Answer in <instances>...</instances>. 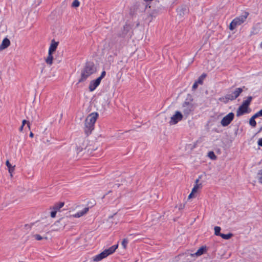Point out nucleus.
<instances>
[{
    "label": "nucleus",
    "instance_id": "1",
    "mask_svg": "<svg viewBox=\"0 0 262 262\" xmlns=\"http://www.w3.org/2000/svg\"><path fill=\"white\" fill-rule=\"evenodd\" d=\"M97 112H93L89 114L85 120L84 130L85 134L89 136L94 129L95 123L98 117Z\"/></svg>",
    "mask_w": 262,
    "mask_h": 262
},
{
    "label": "nucleus",
    "instance_id": "2",
    "mask_svg": "<svg viewBox=\"0 0 262 262\" xmlns=\"http://www.w3.org/2000/svg\"><path fill=\"white\" fill-rule=\"evenodd\" d=\"M252 100L251 96H248L246 100H244L236 111V116H241L245 114L249 113L251 111L249 105Z\"/></svg>",
    "mask_w": 262,
    "mask_h": 262
},
{
    "label": "nucleus",
    "instance_id": "3",
    "mask_svg": "<svg viewBox=\"0 0 262 262\" xmlns=\"http://www.w3.org/2000/svg\"><path fill=\"white\" fill-rule=\"evenodd\" d=\"M96 72V68L94 64L89 63L86 64L84 69L81 72V78L79 80V82H81L85 80L90 75Z\"/></svg>",
    "mask_w": 262,
    "mask_h": 262
},
{
    "label": "nucleus",
    "instance_id": "4",
    "mask_svg": "<svg viewBox=\"0 0 262 262\" xmlns=\"http://www.w3.org/2000/svg\"><path fill=\"white\" fill-rule=\"evenodd\" d=\"M118 245H115L110 247L108 249L104 250L100 254L94 256L93 257V261L98 262L101 260L103 258L106 257L107 256L113 253L118 248Z\"/></svg>",
    "mask_w": 262,
    "mask_h": 262
},
{
    "label": "nucleus",
    "instance_id": "5",
    "mask_svg": "<svg viewBox=\"0 0 262 262\" xmlns=\"http://www.w3.org/2000/svg\"><path fill=\"white\" fill-rule=\"evenodd\" d=\"M248 15L249 13L245 12L243 15L235 18L230 24V30H233L237 26H238L244 23L246 21Z\"/></svg>",
    "mask_w": 262,
    "mask_h": 262
},
{
    "label": "nucleus",
    "instance_id": "6",
    "mask_svg": "<svg viewBox=\"0 0 262 262\" xmlns=\"http://www.w3.org/2000/svg\"><path fill=\"white\" fill-rule=\"evenodd\" d=\"M182 119L183 115L182 113L179 111H176L175 114L171 117L169 123L171 125H174L176 124L178 122L182 120Z\"/></svg>",
    "mask_w": 262,
    "mask_h": 262
},
{
    "label": "nucleus",
    "instance_id": "7",
    "mask_svg": "<svg viewBox=\"0 0 262 262\" xmlns=\"http://www.w3.org/2000/svg\"><path fill=\"white\" fill-rule=\"evenodd\" d=\"M234 117V114L233 113H230L225 116L222 119L221 124L223 126H227L228 125L231 121L233 120Z\"/></svg>",
    "mask_w": 262,
    "mask_h": 262
},
{
    "label": "nucleus",
    "instance_id": "8",
    "mask_svg": "<svg viewBox=\"0 0 262 262\" xmlns=\"http://www.w3.org/2000/svg\"><path fill=\"white\" fill-rule=\"evenodd\" d=\"M194 105L192 103L185 102L183 104L182 111L185 115H189L194 110Z\"/></svg>",
    "mask_w": 262,
    "mask_h": 262
},
{
    "label": "nucleus",
    "instance_id": "9",
    "mask_svg": "<svg viewBox=\"0 0 262 262\" xmlns=\"http://www.w3.org/2000/svg\"><path fill=\"white\" fill-rule=\"evenodd\" d=\"M242 88H236L231 94L227 95V98L231 100H235L243 92Z\"/></svg>",
    "mask_w": 262,
    "mask_h": 262
},
{
    "label": "nucleus",
    "instance_id": "10",
    "mask_svg": "<svg viewBox=\"0 0 262 262\" xmlns=\"http://www.w3.org/2000/svg\"><path fill=\"white\" fill-rule=\"evenodd\" d=\"M101 81L100 78H97L96 80H92L89 85V90L91 92L94 91L96 88L100 84Z\"/></svg>",
    "mask_w": 262,
    "mask_h": 262
},
{
    "label": "nucleus",
    "instance_id": "11",
    "mask_svg": "<svg viewBox=\"0 0 262 262\" xmlns=\"http://www.w3.org/2000/svg\"><path fill=\"white\" fill-rule=\"evenodd\" d=\"M207 251V247L205 246H202L200 247L196 252L194 253H191L190 254V256L191 257H198L202 255H203L204 253H205Z\"/></svg>",
    "mask_w": 262,
    "mask_h": 262
},
{
    "label": "nucleus",
    "instance_id": "12",
    "mask_svg": "<svg viewBox=\"0 0 262 262\" xmlns=\"http://www.w3.org/2000/svg\"><path fill=\"white\" fill-rule=\"evenodd\" d=\"M89 210V207H84L81 211L72 215V216L76 218L81 217L86 214Z\"/></svg>",
    "mask_w": 262,
    "mask_h": 262
},
{
    "label": "nucleus",
    "instance_id": "13",
    "mask_svg": "<svg viewBox=\"0 0 262 262\" xmlns=\"http://www.w3.org/2000/svg\"><path fill=\"white\" fill-rule=\"evenodd\" d=\"M58 45V42L56 41L54 39L52 40L48 52L54 53L56 51Z\"/></svg>",
    "mask_w": 262,
    "mask_h": 262
},
{
    "label": "nucleus",
    "instance_id": "14",
    "mask_svg": "<svg viewBox=\"0 0 262 262\" xmlns=\"http://www.w3.org/2000/svg\"><path fill=\"white\" fill-rule=\"evenodd\" d=\"M10 45V41L9 39L5 38L2 41L1 45H0V51L5 49L8 48Z\"/></svg>",
    "mask_w": 262,
    "mask_h": 262
},
{
    "label": "nucleus",
    "instance_id": "15",
    "mask_svg": "<svg viewBox=\"0 0 262 262\" xmlns=\"http://www.w3.org/2000/svg\"><path fill=\"white\" fill-rule=\"evenodd\" d=\"M199 179H198L195 181V184L192 189V193H196L198 190L201 189L202 185L201 183H199Z\"/></svg>",
    "mask_w": 262,
    "mask_h": 262
},
{
    "label": "nucleus",
    "instance_id": "16",
    "mask_svg": "<svg viewBox=\"0 0 262 262\" xmlns=\"http://www.w3.org/2000/svg\"><path fill=\"white\" fill-rule=\"evenodd\" d=\"M53 53H50V52H48V57L45 59L46 62L50 66L52 65L53 63Z\"/></svg>",
    "mask_w": 262,
    "mask_h": 262
},
{
    "label": "nucleus",
    "instance_id": "17",
    "mask_svg": "<svg viewBox=\"0 0 262 262\" xmlns=\"http://www.w3.org/2000/svg\"><path fill=\"white\" fill-rule=\"evenodd\" d=\"M6 166L8 168L9 172L10 174L11 177H12V173L14 170L15 166H12L9 162V160H7L6 162Z\"/></svg>",
    "mask_w": 262,
    "mask_h": 262
},
{
    "label": "nucleus",
    "instance_id": "18",
    "mask_svg": "<svg viewBox=\"0 0 262 262\" xmlns=\"http://www.w3.org/2000/svg\"><path fill=\"white\" fill-rule=\"evenodd\" d=\"M64 202H59L57 203H56L54 205V206L51 208V209L55 210L56 211L60 210L61 208H62L64 206Z\"/></svg>",
    "mask_w": 262,
    "mask_h": 262
},
{
    "label": "nucleus",
    "instance_id": "19",
    "mask_svg": "<svg viewBox=\"0 0 262 262\" xmlns=\"http://www.w3.org/2000/svg\"><path fill=\"white\" fill-rule=\"evenodd\" d=\"M206 77V74L203 73V74L201 75V76L199 77V78H198L197 81H196V82H198V84H202L203 81Z\"/></svg>",
    "mask_w": 262,
    "mask_h": 262
},
{
    "label": "nucleus",
    "instance_id": "20",
    "mask_svg": "<svg viewBox=\"0 0 262 262\" xmlns=\"http://www.w3.org/2000/svg\"><path fill=\"white\" fill-rule=\"evenodd\" d=\"M255 118L256 117H254V115H253L249 120L250 125L253 127H255L256 125V122L255 120Z\"/></svg>",
    "mask_w": 262,
    "mask_h": 262
},
{
    "label": "nucleus",
    "instance_id": "21",
    "mask_svg": "<svg viewBox=\"0 0 262 262\" xmlns=\"http://www.w3.org/2000/svg\"><path fill=\"white\" fill-rule=\"evenodd\" d=\"M214 234L216 236H221V235L222 234V233H220V231L221 230V228L220 227H219V226H215L214 228Z\"/></svg>",
    "mask_w": 262,
    "mask_h": 262
},
{
    "label": "nucleus",
    "instance_id": "22",
    "mask_svg": "<svg viewBox=\"0 0 262 262\" xmlns=\"http://www.w3.org/2000/svg\"><path fill=\"white\" fill-rule=\"evenodd\" d=\"M233 236V234L232 233H228V234H223L221 235V237H222L223 239H228L230 238Z\"/></svg>",
    "mask_w": 262,
    "mask_h": 262
},
{
    "label": "nucleus",
    "instance_id": "23",
    "mask_svg": "<svg viewBox=\"0 0 262 262\" xmlns=\"http://www.w3.org/2000/svg\"><path fill=\"white\" fill-rule=\"evenodd\" d=\"M208 156L209 158H210L212 160H216V156L214 154L213 151H209L208 153Z\"/></svg>",
    "mask_w": 262,
    "mask_h": 262
},
{
    "label": "nucleus",
    "instance_id": "24",
    "mask_svg": "<svg viewBox=\"0 0 262 262\" xmlns=\"http://www.w3.org/2000/svg\"><path fill=\"white\" fill-rule=\"evenodd\" d=\"M257 176L259 182L262 184V169L258 171Z\"/></svg>",
    "mask_w": 262,
    "mask_h": 262
},
{
    "label": "nucleus",
    "instance_id": "25",
    "mask_svg": "<svg viewBox=\"0 0 262 262\" xmlns=\"http://www.w3.org/2000/svg\"><path fill=\"white\" fill-rule=\"evenodd\" d=\"M128 243V241L127 239L124 238L123 239L121 245L123 246L124 249L126 248L127 245Z\"/></svg>",
    "mask_w": 262,
    "mask_h": 262
},
{
    "label": "nucleus",
    "instance_id": "26",
    "mask_svg": "<svg viewBox=\"0 0 262 262\" xmlns=\"http://www.w3.org/2000/svg\"><path fill=\"white\" fill-rule=\"evenodd\" d=\"M80 5V3L78 0H74L72 3V6L73 7H78Z\"/></svg>",
    "mask_w": 262,
    "mask_h": 262
},
{
    "label": "nucleus",
    "instance_id": "27",
    "mask_svg": "<svg viewBox=\"0 0 262 262\" xmlns=\"http://www.w3.org/2000/svg\"><path fill=\"white\" fill-rule=\"evenodd\" d=\"M33 236L37 241H40L43 238V237H42L41 236H40L39 234H35V235H34Z\"/></svg>",
    "mask_w": 262,
    "mask_h": 262
},
{
    "label": "nucleus",
    "instance_id": "28",
    "mask_svg": "<svg viewBox=\"0 0 262 262\" xmlns=\"http://www.w3.org/2000/svg\"><path fill=\"white\" fill-rule=\"evenodd\" d=\"M254 117L257 118L260 116H262V109L259 111L257 112L254 115Z\"/></svg>",
    "mask_w": 262,
    "mask_h": 262
},
{
    "label": "nucleus",
    "instance_id": "29",
    "mask_svg": "<svg viewBox=\"0 0 262 262\" xmlns=\"http://www.w3.org/2000/svg\"><path fill=\"white\" fill-rule=\"evenodd\" d=\"M56 213H57V211L56 210H53L51 212V217L54 218L56 216Z\"/></svg>",
    "mask_w": 262,
    "mask_h": 262
},
{
    "label": "nucleus",
    "instance_id": "30",
    "mask_svg": "<svg viewBox=\"0 0 262 262\" xmlns=\"http://www.w3.org/2000/svg\"><path fill=\"white\" fill-rule=\"evenodd\" d=\"M106 72L105 71H103L100 75L98 78H100V80L101 81L102 79L105 76Z\"/></svg>",
    "mask_w": 262,
    "mask_h": 262
},
{
    "label": "nucleus",
    "instance_id": "31",
    "mask_svg": "<svg viewBox=\"0 0 262 262\" xmlns=\"http://www.w3.org/2000/svg\"><path fill=\"white\" fill-rule=\"evenodd\" d=\"M198 84H198V82H196V81H195V82L193 83V85H192V89H193V90H195V89L198 88Z\"/></svg>",
    "mask_w": 262,
    "mask_h": 262
},
{
    "label": "nucleus",
    "instance_id": "32",
    "mask_svg": "<svg viewBox=\"0 0 262 262\" xmlns=\"http://www.w3.org/2000/svg\"><path fill=\"white\" fill-rule=\"evenodd\" d=\"M257 144L259 146L262 147V138L259 139L257 142Z\"/></svg>",
    "mask_w": 262,
    "mask_h": 262
},
{
    "label": "nucleus",
    "instance_id": "33",
    "mask_svg": "<svg viewBox=\"0 0 262 262\" xmlns=\"http://www.w3.org/2000/svg\"><path fill=\"white\" fill-rule=\"evenodd\" d=\"M194 193H192V191H191V192L188 195V199H190L193 198L194 196Z\"/></svg>",
    "mask_w": 262,
    "mask_h": 262
},
{
    "label": "nucleus",
    "instance_id": "34",
    "mask_svg": "<svg viewBox=\"0 0 262 262\" xmlns=\"http://www.w3.org/2000/svg\"><path fill=\"white\" fill-rule=\"evenodd\" d=\"M24 125H21V126L19 127V130L20 132H23V128H24Z\"/></svg>",
    "mask_w": 262,
    "mask_h": 262
},
{
    "label": "nucleus",
    "instance_id": "35",
    "mask_svg": "<svg viewBox=\"0 0 262 262\" xmlns=\"http://www.w3.org/2000/svg\"><path fill=\"white\" fill-rule=\"evenodd\" d=\"M27 121L26 120H24L22 121V125H25L26 123L27 124Z\"/></svg>",
    "mask_w": 262,
    "mask_h": 262
},
{
    "label": "nucleus",
    "instance_id": "36",
    "mask_svg": "<svg viewBox=\"0 0 262 262\" xmlns=\"http://www.w3.org/2000/svg\"><path fill=\"white\" fill-rule=\"evenodd\" d=\"M29 136H30L31 138H33V136H34V134H33L32 132H31V133H30Z\"/></svg>",
    "mask_w": 262,
    "mask_h": 262
},
{
    "label": "nucleus",
    "instance_id": "37",
    "mask_svg": "<svg viewBox=\"0 0 262 262\" xmlns=\"http://www.w3.org/2000/svg\"><path fill=\"white\" fill-rule=\"evenodd\" d=\"M27 127L30 129V123L29 122H27Z\"/></svg>",
    "mask_w": 262,
    "mask_h": 262
},
{
    "label": "nucleus",
    "instance_id": "38",
    "mask_svg": "<svg viewBox=\"0 0 262 262\" xmlns=\"http://www.w3.org/2000/svg\"><path fill=\"white\" fill-rule=\"evenodd\" d=\"M260 47L262 49V42L260 44Z\"/></svg>",
    "mask_w": 262,
    "mask_h": 262
}]
</instances>
